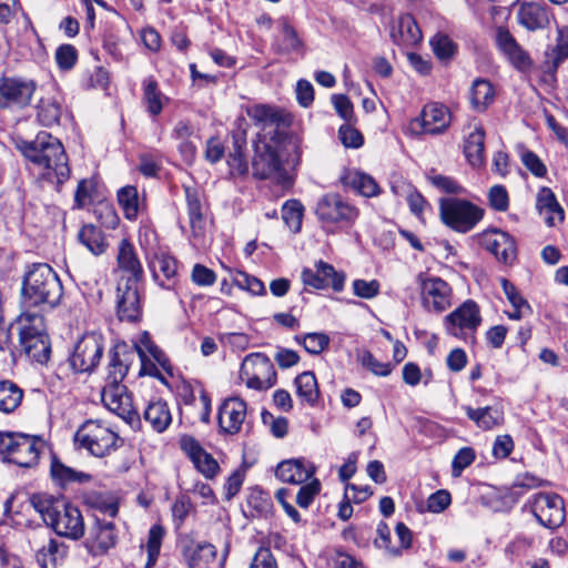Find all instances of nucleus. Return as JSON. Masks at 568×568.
<instances>
[{"label":"nucleus","instance_id":"41","mask_svg":"<svg viewBox=\"0 0 568 568\" xmlns=\"http://www.w3.org/2000/svg\"><path fill=\"white\" fill-rule=\"evenodd\" d=\"M23 398V390L11 381L0 382V410L3 413L13 412Z\"/></svg>","mask_w":568,"mask_h":568},{"label":"nucleus","instance_id":"15","mask_svg":"<svg viewBox=\"0 0 568 568\" xmlns=\"http://www.w3.org/2000/svg\"><path fill=\"white\" fill-rule=\"evenodd\" d=\"M102 402L105 407L126 420L133 423L138 418V412L133 406L131 395L123 384L105 383L101 392Z\"/></svg>","mask_w":568,"mask_h":568},{"label":"nucleus","instance_id":"42","mask_svg":"<svg viewBox=\"0 0 568 568\" xmlns=\"http://www.w3.org/2000/svg\"><path fill=\"white\" fill-rule=\"evenodd\" d=\"M61 114V104L53 98H42L37 106V118L43 126L58 124Z\"/></svg>","mask_w":568,"mask_h":568},{"label":"nucleus","instance_id":"8","mask_svg":"<svg viewBox=\"0 0 568 568\" xmlns=\"http://www.w3.org/2000/svg\"><path fill=\"white\" fill-rule=\"evenodd\" d=\"M470 241L477 243L495 258L505 265H511L517 258V245L515 239L499 229H488L473 235Z\"/></svg>","mask_w":568,"mask_h":568},{"label":"nucleus","instance_id":"44","mask_svg":"<svg viewBox=\"0 0 568 568\" xmlns=\"http://www.w3.org/2000/svg\"><path fill=\"white\" fill-rule=\"evenodd\" d=\"M118 202L128 220H135L139 213V194L135 186L128 185L119 190Z\"/></svg>","mask_w":568,"mask_h":568},{"label":"nucleus","instance_id":"4","mask_svg":"<svg viewBox=\"0 0 568 568\" xmlns=\"http://www.w3.org/2000/svg\"><path fill=\"white\" fill-rule=\"evenodd\" d=\"M75 443L95 457H103L123 445V439L105 423L87 420L77 430Z\"/></svg>","mask_w":568,"mask_h":568},{"label":"nucleus","instance_id":"54","mask_svg":"<svg viewBox=\"0 0 568 568\" xmlns=\"http://www.w3.org/2000/svg\"><path fill=\"white\" fill-rule=\"evenodd\" d=\"M296 339L306 352L314 355L322 353L329 345V337L324 333H307L302 337H296Z\"/></svg>","mask_w":568,"mask_h":568},{"label":"nucleus","instance_id":"50","mask_svg":"<svg viewBox=\"0 0 568 568\" xmlns=\"http://www.w3.org/2000/svg\"><path fill=\"white\" fill-rule=\"evenodd\" d=\"M164 535L165 529L161 525H153L150 528L146 541L148 561L145 568H152L155 565Z\"/></svg>","mask_w":568,"mask_h":568},{"label":"nucleus","instance_id":"64","mask_svg":"<svg viewBox=\"0 0 568 568\" xmlns=\"http://www.w3.org/2000/svg\"><path fill=\"white\" fill-rule=\"evenodd\" d=\"M250 568H277L276 560L268 548L261 547L251 564Z\"/></svg>","mask_w":568,"mask_h":568},{"label":"nucleus","instance_id":"33","mask_svg":"<svg viewBox=\"0 0 568 568\" xmlns=\"http://www.w3.org/2000/svg\"><path fill=\"white\" fill-rule=\"evenodd\" d=\"M495 91L491 83L485 79H477L473 82L468 100L470 106L476 112H484L493 103Z\"/></svg>","mask_w":568,"mask_h":568},{"label":"nucleus","instance_id":"18","mask_svg":"<svg viewBox=\"0 0 568 568\" xmlns=\"http://www.w3.org/2000/svg\"><path fill=\"white\" fill-rule=\"evenodd\" d=\"M116 270L120 272L118 282L140 283L143 278V267L133 244L122 239L118 245Z\"/></svg>","mask_w":568,"mask_h":568},{"label":"nucleus","instance_id":"47","mask_svg":"<svg viewBox=\"0 0 568 568\" xmlns=\"http://www.w3.org/2000/svg\"><path fill=\"white\" fill-rule=\"evenodd\" d=\"M470 419L475 420L479 427L485 429L493 428L503 420V413L493 407H484L478 409L467 408Z\"/></svg>","mask_w":568,"mask_h":568},{"label":"nucleus","instance_id":"57","mask_svg":"<svg viewBox=\"0 0 568 568\" xmlns=\"http://www.w3.org/2000/svg\"><path fill=\"white\" fill-rule=\"evenodd\" d=\"M320 491L321 483L318 479L314 478L310 483H306L305 485L301 486L295 496V503L301 508H308L311 504L314 501L315 497L320 494Z\"/></svg>","mask_w":568,"mask_h":568},{"label":"nucleus","instance_id":"36","mask_svg":"<svg viewBox=\"0 0 568 568\" xmlns=\"http://www.w3.org/2000/svg\"><path fill=\"white\" fill-rule=\"evenodd\" d=\"M442 222L454 231H462V201L455 197H443L439 201Z\"/></svg>","mask_w":568,"mask_h":568},{"label":"nucleus","instance_id":"9","mask_svg":"<svg viewBox=\"0 0 568 568\" xmlns=\"http://www.w3.org/2000/svg\"><path fill=\"white\" fill-rule=\"evenodd\" d=\"M531 513L538 523L548 528L556 529L565 523L564 499L551 493H539L534 497Z\"/></svg>","mask_w":568,"mask_h":568},{"label":"nucleus","instance_id":"37","mask_svg":"<svg viewBox=\"0 0 568 568\" xmlns=\"http://www.w3.org/2000/svg\"><path fill=\"white\" fill-rule=\"evenodd\" d=\"M78 239L94 255L104 253L108 246L102 230L92 224L83 225L79 231Z\"/></svg>","mask_w":568,"mask_h":568},{"label":"nucleus","instance_id":"21","mask_svg":"<svg viewBox=\"0 0 568 568\" xmlns=\"http://www.w3.org/2000/svg\"><path fill=\"white\" fill-rule=\"evenodd\" d=\"M246 417V403L240 397L226 398L219 408V425L230 435L237 434Z\"/></svg>","mask_w":568,"mask_h":568},{"label":"nucleus","instance_id":"53","mask_svg":"<svg viewBox=\"0 0 568 568\" xmlns=\"http://www.w3.org/2000/svg\"><path fill=\"white\" fill-rule=\"evenodd\" d=\"M430 45L435 55L442 60H449L457 52V44L454 43L446 34L438 33L436 34L432 41Z\"/></svg>","mask_w":568,"mask_h":568},{"label":"nucleus","instance_id":"59","mask_svg":"<svg viewBox=\"0 0 568 568\" xmlns=\"http://www.w3.org/2000/svg\"><path fill=\"white\" fill-rule=\"evenodd\" d=\"M78 60V51L72 44H61L55 51V61L61 70H71Z\"/></svg>","mask_w":568,"mask_h":568},{"label":"nucleus","instance_id":"1","mask_svg":"<svg viewBox=\"0 0 568 568\" xmlns=\"http://www.w3.org/2000/svg\"><path fill=\"white\" fill-rule=\"evenodd\" d=\"M63 286L55 271L47 263H36L26 272L21 287L23 311L39 312L57 307Z\"/></svg>","mask_w":568,"mask_h":568},{"label":"nucleus","instance_id":"7","mask_svg":"<svg viewBox=\"0 0 568 568\" xmlns=\"http://www.w3.org/2000/svg\"><path fill=\"white\" fill-rule=\"evenodd\" d=\"M103 351L102 335L95 332L87 333L75 343L70 364L78 373H90L99 365Z\"/></svg>","mask_w":568,"mask_h":568},{"label":"nucleus","instance_id":"12","mask_svg":"<svg viewBox=\"0 0 568 568\" xmlns=\"http://www.w3.org/2000/svg\"><path fill=\"white\" fill-rule=\"evenodd\" d=\"M36 91L32 80L20 78L0 79V110L7 108H23L28 105Z\"/></svg>","mask_w":568,"mask_h":568},{"label":"nucleus","instance_id":"19","mask_svg":"<svg viewBox=\"0 0 568 568\" xmlns=\"http://www.w3.org/2000/svg\"><path fill=\"white\" fill-rule=\"evenodd\" d=\"M422 290V298L426 307L442 312L450 305V288L439 277L418 276Z\"/></svg>","mask_w":568,"mask_h":568},{"label":"nucleus","instance_id":"34","mask_svg":"<svg viewBox=\"0 0 568 568\" xmlns=\"http://www.w3.org/2000/svg\"><path fill=\"white\" fill-rule=\"evenodd\" d=\"M144 420L158 433L164 432L172 422L168 404L162 400L152 402L143 413Z\"/></svg>","mask_w":568,"mask_h":568},{"label":"nucleus","instance_id":"16","mask_svg":"<svg viewBox=\"0 0 568 568\" xmlns=\"http://www.w3.org/2000/svg\"><path fill=\"white\" fill-rule=\"evenodd\" d=\"M48 526L52 527L58 535L74 540L84 534L81 511L70 504L61 505Z\"/></svg>","mask_w":568,"mask_h":568},{"label":"nucleus","instance_id":"56","mask_svg":"<svg viewBox=\"0 0 568 568\" xmlns=\"http://www.w3.org/2000/svg\"><path fill=\"white\" fill-rule=\"evenodd\" d=\"M233 283L241 290L247 291L253 295L265 294V286L261 280L251 276L245 272H236L233 276Z\"/></svg>","mask_w":568,"mask_h":568},{"label":"nucleus","instance_id":"31","mask_svg":"<svg viewBox=\"0 0 568 568\" xmlns=\"http://www.w3.org/2000/svg\"><path fill=\"white\" fill-rule=\"evenodd\" d=\"M246 112L248 118L261 130H266L267 128L277 129L286 123L283 112L271 105L255 104L248 108Z\"/></svg>","mask_w":568,"mask_h":568},{"label":"nucleus","instance_id":"6","mask_svg":"<svg viewBox=\"0 0 568 568\" xmlns=\"http://www.w3.org/2000/svg\"><path fill=\"white\" fill-rule=\"evenodd\" d=\"M252 169L257 179H270L285 189L292 185L290 174L283 168L277 151L271 144L256 145Z\"/></svg>","mask_w":568,"mask_h":568},{"label":"nucleus","instance_id":"48","mask_svg":"<svg viewBox=\"0 0 568 568\" xmlns=\"http://www.w3.org/2000/svg\"><path fill=\"white\" fill-rule=\"evenodd\" d=\"M349 185L366 197L376 196L379 193V186L376 181L363 172H353L347 176Z\"/></svg>","mask_w":568,"mask_h":568},{"label":"nucleus","instance_id":"45","mask_svg":"<svg viewBox=\"0 0 568 568\" xmlns=\"http://www.w3.org/2000/svg\"><path fill=\"white\" fill-rule=\"evenodd\" d=\"M150 267L155 281H159L160 274H162L164 278L171 280L176 274L178 262L173 256L160 253L154 255L150 262Z\"/></svg>","mask_w":568,"mask_h":568},{"label":"nucleus","instance_id":"26","mask_svg":"<svg viewBox=\"0 0 568 568\" xmlns=\"http://www.w3.org/2000/svg\"><path fill=\"white\" fill-rule=\"evenodd\" d=\"M41 446L42 442L39 438L24 434L19 435L16 450L9 462L21 467H31L39 459Z\"/></svg>","mask_w":568,"mask_h":568},{"label":"nucleus","instance_id":"40","mask_svg":"<svg viewBox=\"0 0 568 568\" xmlns=\"http://www.w3.org/2000/svg\"><path fill=\"white\" fill-rule=\"evenodd\" d=\"M215 555V547L206 542L187 547L184 551V558L189 568H202L203 565L213 560Z\"/></svg>","mask_w":568,"mask_h":568},{"label":"nucleus","instance_id":"38","mask_svg":"<svg viewBox=\"0 0 568 568\" xmlns=\"http://www.w3.org/2000/svg\"><path fill=\"white\" fill-rule=\"evenodd\" d=\"M296 394L305 403L315 405L320 397L317 381L312 372H304L295 378Z\"/></svg>","mask_w":568,"mask_h":568},{"label":"nucleus","instance_id":"5","mask_svg":"<svg viewBox=\"0 0 568 568\" xmlns=\"http://www.w3.org/2000/svg\"><path fill=\"white\" fill-rule=\"evenodd\" d=\"M240 378L246 387L263 392L276 384L277 375L272 361L266 355L252 353L242 362Z\"/></svg>","mask_w":568,"mask_h":568},{"label":"nucleus","instance_id":"46","mask_svg":"<svg viewBox=\"0 0 568 568\" xmlns=\"http://www.w3.org/2000/svg\"><path fill=\"white\" fill-rule=\"evenodd\" d=\"M162 93L159 90L158 82L153 78H148L143 82V101L148 106V111L152 115H158L163 109Z\"/></svg>","mask_w":568,"mask_h":568},{"label":"nucleus","instance_id":"11","mask_svg":"<svg viewBox=\"0 0 568 568\" xmlns=\"http://www.w3.org/2000/svg\"><path fill=\"white\" fill-rule=\"evenodd\" d=\"M450 122L448 110L438 103L424 106L419 118L410 121L408 131L414 135L437 134L444 131Z\"/></svg>","mask_w":568,"mask_h":568},{"label":"nucleus","instance_id":"32","mask_svg":"<svg viewBox=\"0 0 568 568\" xmlns=\"http://www.w3.org/2000/svg\"><path fill=\"white\" fill-rule=\"evenodd\" d=\"M537 207L540 213L547 214L545 221L548 226H555L565 219V211L549 187H541L539 190L537 194Z\"/></svg>","mask_w":568,"mask_h":568},{"label":"nucleus","instance_id":"20","mask_svg":"<svg viewBox=\"0 0 568 568\" xmlns=\"http://www.w3.org/2000/svg\"><path fill=\"white\" fill-rule=\"evenodd\" d=\"M301 277L306 286L315 290H324L331 286L336 292L343 290L345 281L343 274L337 273L331 264L323 261L316 263L315 270L305 268Z\"/></svg>","mask_w":568,"mask_h":568},{"label":"nucleus","instance_id":"17","mask_svg":"<svg viewBox=\"0 0 568 568\" xmlns=\"http://www.w3.org/2000/svg\"><path fill=\"white\" fill-rule=\"evenodd\" d=\"M180 445L196 470L206 479H214L220 474L221 468L216 459L195 438L183 436Z\"/></svg>","mask_w":568,"mask_h":568},{"label":"nucleus","instance_id":"22","mask_svg":"<svg viewBox=\"0 0 568 568\" xmlns=\"http://www.w3.org/2000/svg\"><path fill=\"white\" fill-rule=\"evenodd\" d=\"M315 471L313 463L304 458H294L281 462L275 469V476L283 483L302 485L310 480Z\"/></svg>","mask_w":568,"mask_h":568},{"label":"nucleus","instance_id":"55","mask_svg":"<svg viewBox=\"0 0 568 568\" xmlns=\"http://www.w3.org/2000/svg\"><path fill=\"white\" fill-rule=\"evenodd\" d=\"M363 367L376 376H388L393 371L390 363L378 361L369 351H364L358 357Z\"/></svg>","mask_w":568,"mask_h":568},{"label":"nucleus","instance_id":"62","mask_svg":"<svg viewBox=\"0 0 568 568\" xmlns=\"http://www.w3.org/2000/svg\"><path fill=\"white\" fill-rule=\"evenodd\" d=\"M452 503L450 494L445 489L433 493L426 501L427 510L434 514L444 511Z\"/></svg>","mask_w":568,"mask_h":568},{"label":"nucleus","instance_id":"13","mask_svg":"<svg viewBox=\"0 0 568 568\" xmlns=\"http://www.w3.org/2000/svg\"><path fill=\"white\" fill-rule=\"evenodd\" d=\"M134 349L141 362L140 375H149L160 377L161 372L158 366L163 369L170 367L166 355L154 344L149 333L144 332L139 341L134 344Z\"/></svg>","mask_w":568,"mask_h":568},{"label":"nucleus","instance_id":"27","mask_svg":"<svg viewBox=\"0 0 568 568\" xmlns=\"http://www.w3.org/2000/svg\"><path fill=\"white\" fill-rule=\"evenodd\" d=\"M518 22L529 31L545 29L550 16L547 8L537 2H524L517 13Z\"/></svg>","mask_w":568,"mask_h":568},{"label":"nucleus","instance_id":"2","mask_svg":"<svg viewBox=\"0 0 568 568\" xmlns=\"http://www.w3.org/2000/svg\"><path fill=\"white\" fill-rule=\"evenodd\" d=\"M22 154L45 171V175L63 183L70 176L68 156L62 143L47 132H40L33 141L20 145Z\"/></svg>","mask_w":568,"mask_h":568},{"label":"nucleus","instance_id":"35","mask_svg":"<svg viewBox=\"0 0 568 568\" xmlns=\"http://www.w3.org/2000/svg\"><path fill=\"white\" fill-rule=\"evenodd\" d=\"M50 474L53 481L61 487L71 483H87L91 479L89 474L65 466L57 457H53L51 460Z\"/></svg>","mask_w":568,"mask_h":568},{"label":"nucleus","instance_id":"23","mask_svg":"<svg viewBox=\"0 0 568 568\" xmlns=\"http://www.w3.org/2000/svg\"><path fill=\"white\" fill-rule=\"evenodd\" d=\"M496 42L509 62L520 71H527L531 67L529 54L518 44L508 29L499 27L496 32Z\"/></svg>","mask_w":568,"mask_h":568},{"label":"nucleus","instance_id":"60","mask_svg":"<svg viewBox=\"0 0 568 568\" xmlns=\"http://www.w3.org/2000/svg\"><path fill=\"white\" fill-rule=\"evenodd\" d=\"M353 293L365 300H372L379 294L381 284L377 280L365 281L362 278L355 280L352 284Z\"/></svg>","mask_w":568,"mask_h":568},{"label":"nucleus","instance_id":"10","mask_svg":"<svg viewBox=\"0 0 568 568\" xmlns=\"http://www.w3.org/2000/svg\"><path fill=\"white\" fill-rule=\"evenodd\" d=\"M315 213L326 223L353 224L358 216V210L336 193L322 196L316 204Z\"/></svg>","mask_w":568,"mask_h":568},{"label":"nucleus","instance_id":"43","mask_svg":"<svg viewBox=\"0 0 568 568\" xmlns=\"http://www.w3.org/2000/svg\"><path fill=\"white\" fill-rule=\"evenodd\" d=\"M65 547L54 539H50L37 552V561L41 568H54L60 559L65 556Z\"/></svg>","mask_w":568,"mask_h":568},{"label":"nucleus","instance_id":"58","mask_svg":"<svg viewBox=\"0 0 568 568\" xmlns=\"http://www.w3.org/2000/svg\"><path fill=\"white\" fill-rule=\"evenodd\" d=\"M426 179L433 186L442 192L456 194L459 191V184L456 180L443 174H438L435 172V170H430L426 174Z\"/></svg>","mask_w":568,"mask_h":568},{"label":"nucleus","instance_id":"63","mask_svg":"<svg viewBox=\"0 0 568 568\" xmlns=\"http://www.w3.org/2000/svg\"><path fill=\"white\" fill-rule=\"evenodd\" d=\"M489 203L493 209L504 212L509 206V197L506 189L503 185H495L489 191Z\"/></svg>","mask_w":568,"mask_h":568},{"label":"nucleus","instance_id":"28","mask_svg":"<svg viewBox=\"0 0 568 568\" xmlns=\"http://www.w3.org/2000/svg\"><path fill=\"white\" fill-rule=\"evenodd\" d=\"M133 357L134 351H129L125 346L115 347L110 354L105 383L122 384Z\"/></svg>","mask_w":568,"mask_h":568},{"label":"nucleus","instance_id":"49","mask_svg":"<svg viewBox=\"0 0 568 568\" xmlns=\"http://www.w3.org/2000/svg\"><path fill=\"white\" fill-rule=\"evenodd\" d=\"M304 206L298 200H288L282 207V219L295 233L301 231Z\"/></svg>","mask_w":568,"mask_h":568},{"label":"nucleus","instance_id":"14","mask_svg":"<svg viewBox=\"0 0 568 568\" xmlns=\"http://www.w3.org/2000/svg\"><path fill=\"white\" fill-rule=\"evenodd\" d=\"M116 315L121 322L135 323L142 316L139 283L118 282Z\"/></svg>","mask_w":568,"mask_h":568},{"label":"nucleus","instance_id":"24","mask_svg":"<svg viewBox=\"0 0 568 568\" xmlns=\"http://www.w3.org/2000/svg\"><path fill=\"white\" fill-rule=\"evenodd\" d=\"M116 535L114 525L109 521H97L91 527L88 538L85 539V548L92 556L104 555L110 548L114 547Z\"/></svg>","mask_w":568,"mask_h":568},{"label":"nucleus","instance_id":"25","mask_svg":"<svg viewBox=\"0 0 568 568\" xmlns=\"http://www.w3.org/2000/svg\"><path fill=\"white\" fill-rule=\"evenodd\" d=\"M390 37L394 43L400 47H413L420 42L422 31L410 14H403L393 24Z\"/></svg>","mask_w":568,"mask_h":568},{"label":"nucleus","instance_id":"61","mask_svg":"<svg viewBox=\"0 0 568 568\" xmlns=\"http://www.w3.org/2000/svg\"><path fill=\"white\" fill-rule=\"evenodd\" d=\"M402 189L406 193V201L410 212L417 216L422 215L425 206L428 204L425 197L409 184L403 183Z\"/></svg>","mask_w":568,"mask_h":568},{"label":"nucleus","instance_id":"52","mask_svg":"<svg viewBox=\"0 0 568 568\" xmlns=\"http://www.w3.org/2000/svg\"><path fill=\"white\" fill-rule=\"evenodd\" d=\"M32 507L41 515L43 521L49 525L60 505L45 495H33L30 498Z\"/></svg>","mask_w":568,"mask_h":568},{"label":"nucleus","instance_id":"29","mask_svg":"<svg viewBox=\"0 0 568 568\" xmlns=\"http://www.w3.org/2000/svg\"><path fill=\"white\" fill-rule=\"evenodd\" d=\"M464 156L473 169L485 165V130L481 125H475L464 143Z\"/></svg>","mask_w":568,"mask_h":568},{"label":"nucleus","instance_id":"30","mask_svg":"<svg viewBox=\"0 0 568 568\" xmlns=\"http://www.w3.org/2000/svg\"><path fill=\"white\" fill-rule=\"evenodd\" d=\"M185 195L192 236L194 239V244L197 245L203 240L205 233V221L202 213V204L196 190L186 187Z\"/></svg>","mask_w":568,"mask_h":568},{"label":"nucleus","instance_id":"3","mask_svg":"<svg viewBox=\"0 0 568 568\" xmlns=\"http://www.w3.org/2000/svg\"><path fill=\"white\" fill-rule=\"evenodd\" d=\"M17 323L23 353L39 364L47 363L51 354V344L43 315L39 312L22 311Z\"/></svg>","mask_w":568,"mask_h":568},{"label":"nucleus","instance_id":"51","mask_svg":"<svg viewBox=\"0 0 568 568\" xmlns=\"http://www.w3.org/2000/svg\"><path fill=\"white\" fill-rule=\"evenodd\" d=\"M302 45V41L297 37L296 31L287 22L282 23L281 38L275 43V51L278 53H290L297 51Z\"/></svg>","mask_w":568,"mask_h":568},{"label":"nucleus","instance_id":"39","mask_svg":"<svg viewBox=\"0 0 568 568\" xmlns=\"http://www.w3.org/2000/svg\"><path fill=\"white\" fill-rule=\"evenodd\" d=\"M556 45L547 52V70L556 71L558 65L568 58V27H559Z\"/></svg>","mask_w":568,"mask_h":568}]
</instances>
